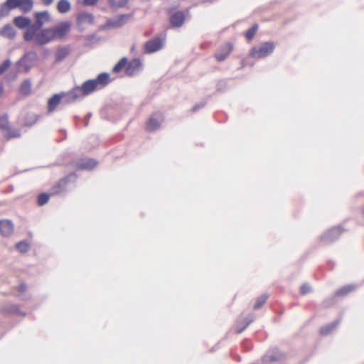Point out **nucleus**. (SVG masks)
Returning a JSON list of instances; mask_svg holds the SVG:
<instances>
[{"mask_svg": "<svg viewBox=\"0 0 364 364\" xmlns=\"http://www.w3.org/2000/svg\"><path fill=\"white\" fill-rule=\"evenodd\" d=\"M1 313L4 315L16 314L21 316H26V313L20 310L18 304H7L1 308Z\"/></svg>", "mask_w": 364, "mask_h": 364, "instance_id": "obj_20", "label": "nucleus"}, {"mask_svg": "<svg viewBox=\"0 0 364 364\" xmlns=\"http://www.w3.org/2000/svg\"><path fill=\"white\" fill-rule=\"evenodd\" d=\"M232 50V43L229 42L225 43L219 47L214 56L218 62H223L229 56Z\"/></svg>", "mask_w": 364, "mask_h": 364, "instance_id": "obj_12", "label": "nucleus"}, {"mask_svg": "<svg viewBox=\"0 0 364 364\" xmlns=\"http://www.w3.org/2000/svg\"><path fill=\"white\" fill-rule=\"evenodd\" d=\"M70 52V46H60L57 48L55 53V63H58L64 60Z\"/></svg>", "mask_w": 364, "mask_h": 364, "instance_id": "obj_21", "label": "nucleus"}, {"mask_svg": "<svg viewBox=\"0 0 364 364\" xmlns=\"http://www.w3.org/2000/svg\"><path fill=\"white\" fill-rule=\"evenodd\" d=\"M71 9V4L68 0H60L57 4V9L60 14H66Z\"/></svg>", "mask_w": 364, "mask_h": 364, "instance_id": "obj_32", "label": "nucleus"}, {"mask_svg": "<svg viewBox=\"0 0 364 364\" xmlns=\"http://www.w3.org/2000/svg\"><path fill=\"white\" fill-rule=\"evenodd\" d=\"M345 230H346L341 225L335 226L321 235L320 237V240L326 245L332 243L338 240L341 235L342 232Z\"/></svg>", "mask_w": 364, "mask_h": 364, "instance_id": "obj_4", "label": "nucleus"}, {"mask_svg": "<svg viewBox=\"0 0 364 364\" xmlns=\"http://www.w3.org/2000/svg\"><path fill=\"white\" fill-rule=\"evenodd\" d=\"M33 7V0H19L18 9L24 14L30 12Z\"/></svg>", "mask_w": 364, "mask_h": 364, "instance_id": "obj_31", "label": "nucleus"}, {"mask_svg": "<svg viewBox=\"0 0 364 364\" xmlns=\"http://www.w3.org/2000/svg\"><path fill=\"white\" fill-rule=\"evenodd\" d=\"M29 298H22L23 300H27Z\"/></svg>", "mask_w": 364, "mask_h": 364, "instance_id": "obj_61", "label": "nucleus"}, {"mask_svg": "<svg viewBox=\"0 0 364 364\" xmlns=\"http://www.w3.org/2000/svg\"><path fill=\"white\" fill-rule=\"evenodd\" d=\"M60 132L64 133V134H65L64 139H65L66 138V131H65V129H60Z\"/></svg>", "mask_w": 364, "mask_h": 364, "instance_id": "obj_57", "label": "nucleus"}, {"mask_svg": "<svg viewBox=\"0 0 364 364\" xmlns=\"http://www.w3.org/2000/svg\"><path fill=\"white\" fill-rule=\"evenodd\" d=\"M14 225L11 220H0V235L4 237L12 235Z\"/></svg>", "mask_w": 364, "mask_h": 364, "instance_id": "obj_18", "label": "nucleus"}, {"mask_svg": "<svg viewBox=\"0 0 364 364\" xmlns=\"http://www.w3.org/2000/svg\"><path fill=\"white\" fill-rule=\"evenodd\" d=\"M235 359H236L237 361H240L241 358H240V355H236Z\"/></svg>", "mask_w": 364, "mask_h": 364, "instance_id": "obj_58", "label": "nucleus"}, {"mask_svg": "<svg viewBox=\"0 0 364 364\" xmlns=\"http://www.w3.org/2000/svg\"><path fill=\"white\" fill-rule=\"evenodd\" d=\"M38 55L36 51L30 50L26 52L21 58L16 63V66L18 69L24 73H28L33 65L37 60Z\"/></svg>", "mask_w": 364, "mask_h": 364, "instance_id": "obj_2", "label": "nucleus"}, {"mask_svg": "<svg viewBox=\"0 0 364 364\" xmlns=\"http://www.w3.org/2000/svg\"><path fill=\"white\" fill-rule=\"evenodd\" d=\"M87 22L90 25L95 23L94 16L91 13L82 11L79 13L76 17V23L77 26Z\"/></svg>", "mask_w": 364, "mask_h": 364, "instance_id": "obj_22", "label": "nucleus"}, {"mask_svg": "<svg viewBox=\"0 0 364 364\" xmlns=\"http://www.w3.org/2000/svg\"><path fill=\"white\" fill-rule=\"evenodd\" d=\"M109 28V24H108V22L107 21H106L105 23L102 24V25H100L99 26V30L100 31H105L107 29Z\"/></svg>", "mask_w": 364, "mask_h": 364, "instance_id": "obj_53", "label": "nucleus"}, {"mask_svg": "<svg viewBox=\"0 0 364 364\" xmlns=\"http://www.w3.org/2000/svg\"><path fill=\"white\" fill-rule=\"evenodd\" d=\"M27 289V285L25 283H21L18 285L17 290L19 293L24 292Z\"/></svg>", "mask_w": 364, "mask_h": 364, "instance_id": "obj_51", "label": "nucleus"}, {"mask_svg": "<svg viewBox=\"0 0 364 364\" xmlns=\"http://www.w3.org/2000/svg\"><path fill=\"white\" fill-rule=\"evenodd\" d=\"M42 1L43 4L48 6L53 3V0H42Z\"/></svg>", "mask_w": 364, "mask_h": 364, "instance_id": "obj_54", "label": "nucleus"}, {"mask_svg": "<svg viewBox=\"0 0 364 364\" xmlns=\"http://www.w3.org/2000/svg\"><path fill=\"white\" fill-rule=\"evenodd\" d=\"M85 40L84 46L85 47L90 46L93 44H96L102 40V38L96 33H92L90 35H86L83 36Z\"/></svg>", "mask_w": 364, "mask_h": 364, "instance_id": "obj_30", "label": "nucleus"}, {"mask_svg": "<svg viewBox=\"0 0 364 364\" xmlns=\"http://www.w3.org/2000/svg\"><path fill=\"white\" fill-rule=\"evenodd\" d=\"M5 132H6L4 136L6 138V139L17 138L21 136L20 132L18 129H11V128H9V129H6Z\"/></svg>", "mask_w": 364, "mask_h": 364, "instance_id": "obj_44", "label": "nucleus"}, {"mask_svg": "<svg viewBox=\"0 0 364 364\" xmlns=\"http://www.w3.org/2000/svg\"><path fill=\"white\" fill-rule=\"evenodd\" d=\"M312 291V288L308 283L303 284L300 287V294L301 295H306Z\"/></svg>", "mask_w": 364, "mask_h": 364, "instance_id": "obj_47", "label": "nucleus"}, {"mask_svg": "<svg viewBox=\"0 0 364 364\" xmlns=\"http://www.w3.org/2000/svg\"><path fill=\"white\" fill-rule=\"evenodd\" d=\"M31 19L28 16H18L14 18L13 23L19 29L28 28L30 26Z\"/></svg>", "mask_w": 364, "mask_h": 364, "instance_id": "obj_25", "label": "nucleus"}, {"mask_svg": "<svg viewBox=\"0 0 364 364\" xmlns=\"http://www.w3.org/2000/svg\"><path fill=\"white\" fill-rule=\"evenodd\" d=\"M206 101H203V102H200V103L198 104H196V105H194L192 108V112H196L197 111H198L199 109H200L201 108H203L205 105H206Z\"/></svg>", "mask_w": 364, "mask_h": 364, "instance_id": "obj_49", "label": "nucleus"}, {"mask_svg": "<svg viewBox=\"0 0 364 364\" xmlns=\"http://www.w3.org/2000/svg\"><path fill=\"white\" fill-rule=\"evenodd\" d=\"M228 82L229 80L228 79H222L218 80L215 86L216 92L220 93L225 92L230 87Z\"/></svg>", "mask_w": 364, "mask_h": 364, "instance_id": "obj_33", "label": "nucleus"}, {"mask_svg": "<svg viewBox=\"0 0 364 364\" xmlns=\"http://www.w3.org/2000/svg\"><path fill=\"white\" fill-rule=\"evenodd\" d=\"M60 103H62V96L60 92L52 95L48 100V112H53Z\"/></svg>", "mask_w": 364, "mask_h": 364, "instance_id": "obj_23", "label": "nucleus"}, {"mask_svg": "<svg viewBox=\"0 0 364 364\" xmlns=\"http://www.w3.org/2000/svg\"><path fill=\"white\" fill-rule=\"evenodd\" d=\"M92 116V112H88L86 115V119L85 120V122H84V126L85 127H87L89 125V119L90 118H91Z\"/></svg>", "mask_w": 364, "mask_h": 364, "instance_id": "obj_52", "label": "nucleus"}, {"mask_svg": "<svg viewBox=\"0 0 364 364\" xmlns=\"http://www.w3.org/2000/svg\"><path fill=\"white\" fill-rule=\"evenodd\" d=\"M142 69L143 64L141 59L135 58L132 59L129 62L127 61V66L125 67V73L127 76L132 77Z\"/></svg>", "mask_w": 364, "mask_h": 364, "instance_id": "obj_10", "label": "nucleus"}, {"mask_svg": "<svg viewBox=\"0 0 364 364\" xmlns=\"http://www.w3.org/2000/svg\"><path fill=\"white\" fill-rule=\"evenodd\" d=\"M107 22L109 26V28H120L118 25L117 21L115 18H111L107 19Z\"/></svg>", "mask_w": 364, "mask_h": 364, "instance_id": "obj_48", "label": "nucleus"}, {"mask_svg": "<svg viewBox=\"0 0 364 364\" xmlns=\"http://www.w3.org/2000/svg\"><path fill=\"white\" fill-rule=\"evenodd\" d=\"M357 287V284H348L337 289L334 294L336 297H344L355 291Z\"/></svg>", "mask_w": 364, "mask_h": 364, "instance_id": "obj_26", "label": "nucleus"}, {"mask_svg": "<svg viewBox=\"0 0 364 364\" xmlns=\"http://www.w3.org/2000/svg\"><path fill=\"white\" fill-rule=\"evenodd\" d=\"M362 214H363V217H364V207H363V209H362Z\"/></svg>", "mask_w": 364, "mask_h": 364, "instance_id": "obj_59", "label": "nucleus"}, {"mask_svg": "<svg viewBox=\"0 0 364 364\" xmlns=\"http://www.w3.org/2000/svg\"><path fill=\"white\" fill-rule=\"evenodd\" d=\"M98 164V161L94 159L82 158L76 162V168L78 170H93Z\"/></svg>", "mask_w": 364, "mask_h": 364, "instance_id": "obj_15", "label": "nucleus"}, {"mask_svg": "<svg viewBox=\"0 0 364 364\" xmlns=\"http://www.w3.org/2000/svg\"><path fill=\"white\" fill-rule=\"evenodd\" d=\"M50 196H52L51 193H47L45 192L41 193L37 197L38 205L43 206V205H46L48 202Z\"/></svg>", "mask_w": 364, "mask_h": 364, "instance_id": "obj_39", "label": "nucleus"}, {"mask_svg": "<svg viewBox=\"0 0 364 364\" xmlns=\"http://www.w3.org/2000/svg\"><path fill=\"white\" fill-rule=\"evenodd\" d=\"M254 320V315L250 314L247 318L244 319L245 324L242 326H237L236 329V333L240 334L242 333L247 327Z\"/></svg>", "mask_w": 364, "mask_h": 364, "instance_id": "obj_36", "label": "nucleus"}, {"mask_svg": "<svg viewBox=\"0 0 364 364\" xmlns=\"http://www.w3.org/2000/svg\"><path fill=\"white\" fill-rule=\"evenodd\" d=\"M164 41L159 36L154 37L144 44L146 53H153L159 50L163 47Z\"/></svg>", "mask_w": 364, "mask_h": 364, "instance_id": "obj_11", "label": "nucleus"}, {"mask_svg": "<svg viewBox=\"0 0 364 364\" xmlns=\"http://www.w3.org/2000/svg\"><path fill=\"white\" fill-rule=\"evenodd\" d=\"M276 48L273 41H265L261 43L259 46H253L249 53L250 57L259 60L264 59L271 55Z\"/></svg>", "mask_w": 364, "mask_h": 364, "instance_id": "obj_1", "label": "nucleus"}, {"mask_svg": "<svg viewBox=\"0 0 364 364\" xmlns=\"http://www.w3.org/2000/svg\"><path fill=\"white\" fill-rule=\"evenodd\" d=\"M53 40L50 28H44L39 31L33 41L38 46H44Z\"/></svg>", "mask_w": 364, "mask_h": 364, "instance_id": "obj_9", "label": "nucleus"}, {"mask_svg": "<svg viewBox=\"0 0 364 364\" xmlns=\"http://www.w3.org/2000/svg\"><path fill=\"white\" fill-rule=\"evenodd\" d=\"M40 116L36 114H31L26 116L24 124L26 127H33L38 120Z\"/></svg>", "mask_w": 364, "mask_h": 364, "instance_id": "obj_38", "label": "nucleus"}, {"mask_svg": "<svg viewBox=\"0 0 364 364\" xmlns=\"http://www.w3.org/2000/svg\"><path fill=\"white\" fill-rule=\"evenodd\" d=\"M77 176L75 172H71L66 176L60 179L50 189L51 195H58L67 191V187L70 183H75Z\"/></svg>", "mask_w": 364, "mask_h": 364, "instance_id": "obj_3", "label": "nucleus"}, {"mask_svg": "<svg viewBox=\"0 0 364 364\" xmlns=\"http://www.w3.org/2000/svg\"><path fill=\"white\" fill-rule=\"evenodd\" d=\"M70 23L68 21H61L53 27H50L53 37L55 39H62L70 30Z\"/></svg>", "mask_w": 364, "mask_h": 364, "instance_id": "obj_6", "label": "nucleus"}, {"mask_svg": "<svg viewBox=\"0 0 364 364\" xmlns=\"http://www.w3.org/2000/svg\"><path fill=\"white\" fill-rule=\"evenodd\" d=\"M257 30H258V24L255 23V24H253V26L251 28H250L249 29H247L245 31V36L248 41L253 39Z\"/></svg>", "mask_w": 364, "mask_h": 364, "instance_id": "obj_42", "label": "nucleus"}, {"mask_svg": "<svg viewBox=\"0 0 364 364\" xmlns=\"http://www.w3.org/2000/svg\"><path fill=\"white\" fill-rule=\"evenodd\" d=\"M75 90L80 94V96L82 97L87 96L97 90L95 84L91 79L85 81L80 86H75Z\"/></svg>", "mask_w": 364, "mask_h": 364, "instance_id": "obj_14", "label": "nucleus"}, {"mask_svg": "<svg viewBox=\"0 0 364 364\" xmlns=\"http://www.w3.org/2000/svg\"><path fill=\"white\" fill-rule=\"evenodd\" d=\"M186 14H189V10L186 11L178 10L169 14V23L171 26L174 28H181L185 21Z\"/></svg>", "mask_w": 364, "mask_h": 364, "instance_id": "obj_5", "label": "nucleus"}, {"mask_svg": "<svg viewBox=\"0 0 364 364\" xmlns=\"http://www.w3.org/2000/svg\"><path fill=\"white\" fill-rule=\"evenodd\" d=\"M268 297L269 295L267 294H263L259 297H257L256 299V302L253 306L254 309H259L266 303Z\"/></svg>", "mask_w": 364, "mask_h": 364, "instance_id": "obj_41", "label": "nucleus"}, {"mask_svg": "<svg viewBox=\"0 0 364 364\" xmlns=\"http://www.w3.org/2000/svg\"><path fill=\"white\" fill-rule=\"evenodd\" d=\"M127 64V57L122 58L117 62V63L113 67L112 73H119L123 68L125 69Z\"/></svg>", "mask_w": 364, "mask_h": 364, "instance_id": "obj_35", "label": "nucleus"}, {"mask_svg": "<svg viewBox=\"0 0 364 364\" xmlns=\"http://www.w3.org/2000/svg\"><path fill=\"white\" fill-rule=\"evenodd\" d=\"M73 118H74V119H75V120H76V121H79V120H80V117L79 116H77V115L74 116V117H73Z\"/></svg>", "mask_w": 364, "mask_h": 364, "instance_id": "obj_56", "label": "nucleus"}, {"mask_svg": "<svg viewBox=\"0 0 364 364\" xmlns=\"http://www.w3.org/2000/svg\"><path fill=\"white\" fill-rule=\"evenodd\" d=\"M163 121L162 114L159 112H154L148 119L146 124V129L148 132H155L160 129Z\"/></svg>", "mask_w": 364, "mask_h": 364, "instance_id": "obj_7", "label": "nucleus"}, {"mask_svg": "<svg viewBox=\"0 0 364 364\" xmlns=\"http://www.w3.org/2000/svg\"><path fill=\"white\" fill-rule=\"evenodd\" d=\"M336 296H335V294H334L331 296L328 297L326 299H324L322 302V306L323 308H329V307L335 305L336 303Z\"/></svg>", "mask_w": 364, "mask_h": 364, "instance_id": "obj_45", "label": "nucleus"}, {"mask_svg": "<svg viewBox=\"0 0 364 364\" xmlns=\"http://www.w3.org/2000/svg\"><path fill=\"white\" fill-rule=\"evenodd\" d=\"M99 0H82V4L85 6H92L97 4Z\"/></svg>", "mask_w": 364, "mask_h": 364, "instance_id": "obj_50", "label": "nucleus"}, {"mask_svg": "<svg viewBox=\"0 0 364 364\" xmlns=\"http://www.w3.org/2000/svg\"><path fill=\"white\" fill-rule=\"evenodd\" d=\"M129 0H108L109 6L113 9L123 8L127 6Z\"/></svg>", "mask_w": 364, "mask_h": 364, "instance_id": "obj_34", "label": "nucleus"}, {"mask_svg": "<svg viewBox=\"0 0 364 364\" xmlns=\"http://www.w3.org/2000/svg\"><path fill=\"white\" fill-rule=\"evenodd\" d=\"M340 322H341V319L338 318V319L333 321V322L328 323L327 325H326L324 326H322L320 328V333L324 336L329 335L337 328V326H338Z\"/></svg>", "mask_w": 364, "mask_h": 364, "instance_id": "obj_28", "label": "nucleus"}, {"mask_svg": "<svg viewBox=\"0 0 364 364\" xmlns=\"http://www.w3.org/2000/svg\"><path fill=\"white\" fill-rule=\"evenodd\" d=\"M251 348H252V346H249V347H247V349H246V350H250Z\"/></svg>", "mask_w": 364, "mask_h": 364, "instance_id": "obj_60", "label": "nucleus"}, {"mask_svg": "<svg viewBox=\"0 0 364 364\" xmlns=\"http://www.w3.org/2000/svg\"><path fill=\"white\" fill-rule=\"evenodd\" d=\"M4 93V85L2 83L0 82V97L3 95Z\"/></svg>", "mask_w": 364, "mask_h": 364, "instance_id": "obj_55", "label": "nucleus"}, {"mask_svg": "<svg viewBox=\"0 0 364 364\" xmlns=\"http://www.w3.org/2000/svg\"><path fill=\"white\" fill-rule=\"evenodd\" d=\"M97 90L105 87L110 82V75L107 72H103L97 75L95 79H91Z\"/></svg>", "mask_w": 364, "mask_h": 364, "instance_id": "obj_16", "label": "nucleus"}, {"mask_svg": "<svg viewBox=\"0 0 364 364\" xmlns=\"http://www.w3.org/2000/svg\"><path fill=\"white\" fill-rule=\"evenodd\" d=\"M30 244L26 240L19 241L16 244V248L20 253H26L29 250Z\"/></svg>", "mask_w": 364, "mask_h": 364, "instance_id": "obj_40", "label": "nucleus"}, {"mask_svg": "<svg viewBox=\"0 0 364 364\" xmlns=\"http://www.w3.org/2000/svg\"><path fill=\"white\" fill-rule=\"evenodd\" d=\"M16 36V32L10 23H6L0 29V36L12 40Z\"/></svg>", "mask_w": 364, "mask_h": 364, "instance_id": "obj_27", "label": "nucleus"}, {"mask_svg": "<svg viewBox=\"0 0 364 364\" xmlns=\"http://www.w3.org/2000/svg\"><path fill=\"white\" fill-rule=\"evenodd\" d=\"M60 95L62 96V104L68 105L76 101L80 96L74 87L68 92H61Z\"/></svg>", "mask_w": 364, "mask_h": 364, "instance_id": "obj_17", "label": "nucleus"}, {"mask_svg": "<svg viewBox=\"0 0 364 364\" xmlns=\"http://www.w3.org/2000/svg\"><path fill=\"white\" fill-rule=\"evenodd\" d=\"M11 61L9 58H8L0 65V75L9 69V68L11 66Z\"/></svg>", "mask_w": 364, "mask_h": 364, "instance_id": "obj_46", "label": "nucleus"}, {"mask_svg": "<svg viewBox=\"0 0 364 364\" xmlns=\"http://www.w3.org/2000/svg\"><path fill=\"white\" fill-rule=\"evenodd\" d=\"M43 29L35 21L32 23L31 21L30 26L28 27L26 31L23 33V38L26 42H31L34 40L35 37Z\"/></svg>", "mask_w": 364, "mask_h": 364, "instance_id": "obj_13", "label": "nucleus"}, {"mask_svg": "<svg viewBox=\"0 0 364 364\" xmlns=\"http://www.w3.org/2000/svg\"><path fill=\"white\" fill-rule=\"evenodd\" d=\"M32 83L28 78L25 79L18 87V92L21 95L28 96L31 93Z\"/></svg>", "mask_w": 364, "mask_h": 364, "instance_id": "obj_29", "label": "nucleus"}, {"mask_svg": "<svg viewBox=\"0 0 364 364\" xmlns=\"http://www.w3.org/2000/svg\"><path fill=\"white\" fill-rule=\"evenodd\" d=\"M132 16L133 14H123L117 16L115 18L117 21L118 25L121 28L126 24Z\"/></svg>", "mask_w": 364, "mask_h": 364, "instance_id": "obj_37", "label": "nucleus"}, {"mask_svg": "<svg viewBox=\"0 0 364 364\" xmlns=\"http://www.w3.org/2000/svg\"><path fill=\"white\" fill-rule=\"evenodd\" d=\"M33 16L35 22L42 28L45 23L48 22L50 20V15L48 11L35 12Z\"/></svg>", "mask_w": 364, "mask_h": 364, "instance_id": "obj_24", "label": "nucleus"}, {"mask_svg": "<svg viewBox=\"0 0 364 364\" xmlns=\"http://www.w3.org/2000/svg\"><path fill=\"white\" fill-rule=\"evenodd\" d=\"M287 354L278 348L270 349L268 353L262 358L264 362H280L286 360Z\"/></svg>", "mask_w": 364, "mask_h": 364, "instance_id": "obj_8", "label": "nucleus"}, {"mask_svg": "<svg viewBox=\"0 0 364 364\" xmlns=\"http://www.w3.org/2000/svg\"><path fill=\"white\" fill-rule=\"evenodd\" d=\"M9 128H10V127L8 115L4 114L0 117V129L2 131H6V129H9Z\"/></svg>", "mask_w": 364, "mask_h": 364, "instance_id": "obj_43", "label": "nucleus"}, {"mask_svg": "<svg viewBox=\"0 0 364 364\" xmlns=\"http://www.w3.org/2000/svg\"><path fill=\"white\" fill-rule=\"evenodd\" d=\"M16 77V75H14V79H15Z\"/></svg>", "mask_w": 364, "mask_h": 364, "instance_id": "obj_62", "label": "nucleus"}, {"mask_svg": "<svg viewBox=\"0 0 364 364\" xmlns=\"http://www.w3.org/2000/svg\"><path fill=\"white\" fill-rule=\"evenodd\" d=\"M19 0H6L0 6V17L9 14V11L18 9Z\"/></svg>", "mask_w": 364, "mask_h": 364, "instance_id": "obj_19", "label": "nucleus"}]
</instances>
